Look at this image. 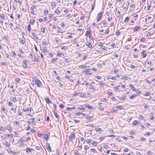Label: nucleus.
I'll return each instance as SVG.
<instances>
[{
    "label": "nucleus",
    "mask_w": 155,
    "mask_h": 155,
    "mask_svg": "<svg viewBox=\"0 0 155 155\" xmlns=\"http://www.w3.org/2000/svg\"><path fill=\"white\" fill-rule=\"evenodd\" d=\"M42 44L44 45H46L47 44V43L46 41H43L42 42Z\"/></svg>",
    "instance_id": "62"
},
{
    "label": "nucleus",
    "mask_w": 155,
    "mask_h": 155,
    "mask_svg": "<svg viewBox=\"0 0 155 155\" xmlns=\"http://www.w3.org/2000/svg\"><path fill=\"white\" fill-rule=\"evenodd\" d=\"M84 73L85 74L89 75L91 74V71L90 69L87 68L84 71Z\"/></svg>",
    "instance_id": "3"
},
{
    "label": "nucleus",
    "mask_w": 155,
    "mask_h": 155,
    "mask_svg": "<svg viewBox=\"0 0 155 155\" xmlns=\"http://www.w3.org/2000/svg\"><path fill=\"white\" fill-rule=\"evenodd\" d=\"M86 66L85 65H81L79 66V68H86Z\"/></svg>",
    "instance_id": "30"
},
{
    "label": "nucleus",
    "mask_w": 155,
    "mask_h": 155,
    "mask_svg": "<svg viewBox=\"0 0 155 155\" xmlns=\"http://www.w3.org/2000/svg\"><path fill=\"white\" fill-rule=\"evenodd\" d=\"M60 12V11L58 9H57L55 11V13H56L58 14V13H59Z\"/></svg>",
    "instance_id": "53"
},
{
    "label": "nucleus",
    "mask_w": 155,
    "mask_h": 155,
    "mask_svg": "<svg viewBox=\"0 0 155 155\" xmlns=\"http://www.w3.org/2000/svg\"><path fill=\"white\" fill-rule=\"evenodd\" d=\"M138 123V122L137 120H135L133 122L132 125L134 126H135L137 125Z\"/></svg>",
    "instance_id": "22"
},
{
    "label": "nucleus",
    "mask_w": 155,
    "mask_h": 155,
    "mask_svg": "<svg viewBox=\"0 0 155 155\" xmlns=\"http://www.w3.org/2000/svg\"><path fill=\"white\" fill-rule=\"evenodd\" d=\"M74 121L76 123H78L79 122V121L77 120L74 119Z\"/></svg>",
    "instance_id": "56"
},
{
    "label": "nucleus",
    "mask_w": 155,
    "mask_h": 155,
    "mask_svg": "<svg viewBox=\"0 0 155 155\" xmlns=\"http://www.w3.org/2000/svg\"><path fill=\"white\" fill-rule=\"evenodd\" d=\"M55 40L56 41V42L58 43L59 42V40L58 38H55Z\"/></svg>",
    "instance_id": "61"
},
{
    "label": "nucleus",
    "mask_w": 155,
    "mask_h": 155,
    "mask_svg": "<svg viewBox=\"0 0 155 155\" xmlns=\"http://www.w3.org/2000/svg\"><path fill=\"white\" fill-rule=\"evenodd\" d=\"M4 145L6 146H7L8 147H9L10 146V144L7 141H5V142L4 143Z\"/></svg>",
    "instance_id": "25"
},
{
    "label": "nucleus",
    "mask_w": 155,
    "mask_h": 155,
    "mask_svg": "<svg viewBox=\"0 0 155 155\" xmlns=\"http://www.w3.org/2000/svg\"><path fill=\"white\" fill-rule=\"evenodd\" d=\"M78 93H77L76 91H75L74 92V94H73V95L74 96H76L77 95H78Z\"/></svg>",
    "instance_id": "57"
},
{
    "label": "nucleus",
    "mask_w": 155,
    "mask_h": 155,
    "mask_svg": "<svg viewBox=\"0 0 155 155\" xmlns=\"http://www.w3.org/2000/svg\"><path fill=\"white\" fill-rule=\"evenodd\" d=\"M45 100L46 102L48 104H50L51 103V102L48 97H46L45 98Z\"/></svg>",
    "instance_id": "10"
},
{
    "label": "nucleus",
    "mask_w": 155,
    "mask_h": 155,
    "mask_svg": "<svg viewBox=\"0 0 155 155\" xmlns=\"http://www.w3.org/2000/svg\"><path fill=\"white\" fill-rule=\"evenodd\" d=\"M150 94L149 92H145L144 93V95L145 96L149 95Z\"/></svg>",
    "instance_id": "46"
},
{
    "label": "nucleus",
    "mask_w": 155,
    "mask_h": 155,
    "mask_svg": "<svg viewBox=\"0 0 155 155\" xmlns=\"http://www.w3.org/2000/svg\"><path fill=\"white\" fill-rule=\"evenodd\" d=\"M48 11L47 9H45L44 11V13L45 15H46L48 13Z\"/></svg>",
    "instance_id": "51"
},
{
    "label": "nucleus",
    "mask_w": 155,
    "mask_h": 155,
    "mask_svg": "<svg viewBox=\"0 0 155 155\" xmlns=\"http://www.w3.org/2000/svg\"><path fill=\"white\" fill-rule=\"evenodd\" d=\"M27 61L26 60H24L23 61V64H22V66L23 68H26L27 67V65L26 63Z\"/></svg>",
    "instance_id": "6"
},
{
    "label": "nucleus",
    "mask_w": 155,
    "mask_h": 155,
    "mask_svg": "<svg viewBox=\"0 0 155 155\" xmlns=\"http://www.w3.org/2000/svg\"><path fill=\"white\" fill-rule=\"evenodd\" d=\"M75 107H67L66 108L67 110L69 111H70L71 110H72V109H75Z\"/></svg>",
    "instance_id": "17"
},
{
    "label": "nucleus",
    "mask_w": 155,
    "mask_h": 155,
    "mask_svg": "<svg viewBox=\"0 0 155 155\" xmlns=\"http://www.w3.org/2000/svg\"><path fill=\"white\" fill-rule=\"evenodd\" d=\"M6 128L7 130H8L10 132H11L12 130V127L9 125L7 126Z\"/></svg>",
    "instance_id": "12"
},
{
    "label": "nucleus",
    "mask_w": 155,
    "mask_h": 155,
    "mask_svg": "<svg viewBox=\"0 0 155 155\" xmlns=\"http://www.w3.org/2000/svg\"><path fill=\"white\" fill-rule=\"evenodd\" d=\"M143 107L145 108V109H147V108H148L149 107L148 105H147V104H144L143 105Z\"/></svg>",
    "instance_id": "33"
},
{
    "label": "nucleus",
    "mask_w": 155,
    "mask_h": 155,
    "mask_svg": "<svg viewBox=\"0 0 155 155\" xmlns=\"http://www.w3.org/2000/svg\"><path fill=\"white\" fill-rule=\"evenodd\" d=\"M99 85L101 86V87H104V86L105 85V84L104 83H103L101 81H99Z\"/></svg>",
    "instance_id": "24"
},
{
    "label": "nucleus",
    "mask_w": 155,
    "mask_h": 155,
    "mask_svg": "<svg viewBox=\"0 0 155 155\" xmlns=\"http://www.w3.org/2000/svg\"><path fill=\"white\" fill-rule=\"evenodd\" d=\"M7 151H8V152L9 153H12L13 154L15 153L14 152L12 151L10 148H8L7 150Z\"/></svg>",
    "instance_id": "20"
},
{
    "label": "nucleus",
    "mask_w": 155,
    "mask_h": 155,
    "mask_svg": "<svg viewBox=\"0 0 155 155\" xmlns=\"http://www.w3.org/2000/svg\"><path fill=\"white\" fill-rule=\"evenodd\" d=\"M30 22L31 24L32 25H33L34 23L35 22V21L34 19H31V20Z\"/></svg>",
    "instance_id": "40"
},
{
    "label": "nucleus",
    "mask_w": 155,
    "mask_h": 155,
    "mask_svg": "<svg viewBox=\"0 0 155 155\" xmlns=\"http://www.w3.org/2000/svg\"><path fill=\"white\" fill-rule=\"evenodd\" d=\"M83 84H85V85H87L88 84V82L86 81H84V82H83Z\"/></svg>",
    "instance_id": "63"
},
{
    "label": "nucleus",
    "mask_w": 155,
    "mask_h": 155,
    "mask_svg": "<svg viewBox=\"0 0 155 155\" xmlns=\"http://www.w3.org/2000/svg\"><path fill=\"white\" fill-rule=\"evenodd\" d=\"M30 29H31L30 25V24H29V25H28V27H27V30L29 32H30Z\"/></svg>",
    "instance_id": "29"
},
{
    "label": "nucleus",
    "mask_w": 155,
    "mask_h": 155,
    "mask_svg": "<svg viewBox=\"0 0 155 155\" xmlns=\"http://www.w3.org/2000/svg\"><path fill=\"white\" fill-rule=\"evenodd\" d=\"M33 150V149L31 148H27L26 149V151L27 153H28L30 152H31Z\"/></svg>",
    "instance_id": "8"
},
{
    "label": "nucleus",
    "mask_w": 155,
    "mask_h": 155,
    "mask_svg": "<svg viewBox=\"0 0 155 155\" xmlns=\"http://www.w3.org/2000/svg\"><path fill=\"white\" fill-rule=\"evenodd\" d=\"M59 107L63 109L64 107V106L61 104L59 105Z\"/></svg>",
    "instance_id": "45"
},
{
    "label": "nucleus",
    "mask_w": 155,
    "mask_h": 155,
    "mask_svg": "<svg viewBox=\"0 0 155 155\" xmlns=\"http://www.w3.org/2000/svg\"><path fill=\"white\" fill-rule=\"evenodd\" d=\"M126 97H125L124 96H123L122 97H119L118 98L119 99H120L122 101H124L125 100Z\"/></svg>",
    "instance_id": "19"
},
{
    "label": "nucleus",
    "mask_w": 155,
    "mask_h": 155,
    "mask_svg": "<svg viewBox=\"0 0 155 155\" xmlns=\"http://www.w3.org/2000/svg\"><path fill=\"white\" fill-rule=\"evenodd\" d=\"M12 103L11 101H9L8 103V104L10 106H11L12 105Z\"/></svg>",
    "instance_id": "60"
},
{
    "label": "nucleus",
    "mask_w": 155,
    "mask_h": 155,
    "mask_svg": "<svg viewBox=\"0 0 155 155\" xmlns=\"http://www.w3.org/2000/svg\"><path fill=\"white\" fill-rule=\"evenodd\" d=\"M142 58H145L147 55V54H142Z\"/></svg>",
    "instance_id": "54"
},
{
    "label": "nucleus",
    "mask_w": 155,
    "mask_h": 155,
    "mask_svg": "<svg viewBox=\"0 0 155 155\" xmlns=\"http://www.w3.org/2000/svg\"><path fill=\"white\" fill-rule=\"evenodd\" d=\"M140 28V27L138 26H136V27L133 28V30L134 31H136L138 29Z\"/></svg>",
    "instance_id": "11"
},
{
    "label": "nucleus",
    "mask_w": 155,
    "mask_h": 155,
    "mask_svg": "<svg viewBox=\"0 0 155 155\" xmlns=\"http://www.w3.org/2000/svg\"><path fill=\"white\" fill-rule=\"evenodd\" d=\"M15 81L17 82L18 83L20 81V79L18 78L17 77L15 79Z\"/></svg>",
    "instance_id": "41"
},
{
    "label": "nucleus",
    "mask_w": 155,
    "mask_h": 155,
    "mask_svg": "<svg viewBox=\"0 0 155 155\" xmlns=\"http://www.w3.org/2000/svg\"><path fill=\"white\" fill-rule=\"evenodd\" d=\"M97 45L100 47H101L102 45H103L102 42H98L97 44Z\"/></svg>",
    "instance_id": "37"
},
{
    "label": "nucleus",
    "mask_w": 155,
    "mask_h": 155,
    "mask_svg": "<svg viewBox=\"0 0 155 155\" xmlns=\"http://www.w3.org/2000/svg\"><path fill=\"white\" fill-rule=\"evenodd\" d=\"M129 20V18L128 17H127L124 20V22H127V21H128Z\"/></svg>",
    "instance_id": "36"
},
{
    "label": "nucleus",
    "mask_w": 155,
    "mask_h": 155,
    "mask_svg": "<svg viewBox=\"0 0 155 155\" xmlns=\"http://www.w3.org/2000/svg\"><path fill=\"white\" fill-rule=\"evenodd\" d=\"M101 101H102V102H104L106 101V100L105 98H103L101 99Z\"/></svg>",
    "instance_id": "64"
},
{
    "label": "nucleus",
    "mask_w": 155,
    "mask_h": 155,
    "mask_svg": "<svg viewBox=\"0 0 155 155\" xmlns=\"http://www.w3.org/2000/svg\"><path fill=\"white\" fill-rule=\"evenodd\" d=\"M137 94H134L132 95L130 97V98L131 100L133 99H134V98H135V97H136L137 96Z\"/></svg>",
    "instance_id": "16"
},
{
    "label": "nucleus",
    "mask_w": 155,
    "mask_h": 155,
    "mask_svg": "<svg viewBox=\"0 0 155 155\" xmlns=\"http://www.w3.org/2000/svg\"><path fill=\"white\" fill-rule=\"evenodd\" d=\"M80 43L81 44L80 45V46L81 47H83L84 46L85 43L84 41H81L80 42Z\"/></svg>",
    "instance_id": "26"
},
{
    "label": "nucleus",
    "mask_w": 155,
    "mask_h": 155,
    "mask_svg": "<svg viewBox=\"0 0 155 155\" xmlns=\"http://www.w3.org/2000/svg\"><path fill=\"white\" fill-rule=\"evenodd\" d=\"M54 114L55 115V117L58 118V119L59 118V115H58V114H57V113L56 112H54Z\"/></svg>",
    "instance_id": "28"
},
{
    "label": "nucleus",
    "mask_w": 155,
    "mask_h": 155,
    "mask_svg": "<svg viewBox=\"0 0 155 155\" xmlns=\"http://www.w3.org/2000/svg\"><path fill=\"white\" fill-rule=\"evenodd\" d=\"M19 141L20 143H22L25 141V140L24 139L21 138L19 140Z\"/></svg>",
    "instance_id": "52"
},
{
    "label": "nucleus",
    "mask_w": 155,
    "mask_h": 155,
    "mask_svg": "<svg viewBox=\"0 0 155 155\" xmlns=\"http://www.w3.org/2000/svg\"><path fill=\"white\" fill-rule=\"evenodd\" d=\"M90 88L91 90H92L93 91H94L96 90V89L95 87L92 85L91 84H90Z\"/></svg>",
    "instance_id": "15"
},
{
    "label": "nucleus",
    "mask_w": 155,
    "mask_h": 155,
    "mask_svg": "<svg viewBox=\"0 0 155 155\" xmlns=\"http://www.w3.org/2000/svg\"><path fill=\"white\" fill-rule=\"evenodd\" d=\"M96 142L95 141H93V143H92V144L94 146H96L97 144H96Z\"/></svg>",
    "instance_id": "50"
},
{
    "label": "nucleus",
    "mask_w": 155,
    "mask_h": 155,
    "mask_svg": "<svg viewBox=\"0 0 155 155\" xmlns=\"http://www.w3.org/2000/svg\"><path fill=\"white\" fill-rule=\"evenodd\" d=\"M85 96V94H83V93H80L79 94V96L81 97H83Z\"/></svg>",
    "instance_id": "34"
},
{
    "label": "nucleus",
    "mask_w": 155,
    "mask_h": 155,
    "mask_svg": "<svg viewBox=\"0 0 155 155\" xmlns=\"http://www.w3.org/2000/svg\"><path fill=\"white\" fill-rule=\"evenodd\" d=\"M0 130L4 132L5 131V129L2 127V126H1L0 127Z\"/></svg>",
    "instance_id": "31"
},
{
    "label": "nucleus",
    "mask_w": 155,
    "mask_h": 155,
    "mask_svg": "<svg viewBox=\"0 0 155 155\" xmlns=\"http://www.w3.org/2000/svg\"><path fill=\"white\" fill-rule=\"evenodd\" d=\"M98 109L101 110H104V109L103 108H102L100 106L98 107Z\"/></svg>",
    "instance_id": "55"
},
{
    "label": "nucleus",
    "mask_w": 155,
    "mask_h": 155,
    "mask_svg": "<svg viewBox=\"0 0 155 155\" xmlns=\"http://www.w3.org/2000/svg\"><path fill=\"white\" fill-rule=\"evenodd\" d=\"M19 39L20 42L23 45H24V44L25 43V41L24 40L21 39Z\"/></svg>",
    "instance_id": "21"
},
{
    "label": "nucleus",
    "mask_w": 155,
    "mask_h": 155,
    "mask_svg": "<svg viewBox=\"0 0 155 155\" xmlns=\"http://www.w3.org/2000/svg\"><path fill=\"white\" fill-rule=\"evenodd\" d=\"M84 106L89 109H91L93 108L91 106L89 105L88 104H85Z\"/></svg>",
    "instance_id": "14"
},
{
    "label": "nucleus",
    "mask_w": 155,
    "mask_h": 155,
    "mask_svg": "<svg viewBox=\"0 0 155 155\" xmlns=\"http://www.w3.org/2000/svg\"><path fill=\"white\" fill-rule=\"evenodd\" d=\"M95 2H94L92 6V8H91V11H92V10H93L95 8Z\"/></svg>",
    "instance_id": "43"
},
{
    "label": "nucleus",
    "mask_w": 155,
    "mask_h": 155,
    "mask_svg": "<svg viewBox=\"0 0 155 155\" xmlns=\"http://www.w3.org/2000/svg\"><path fill=\"white\" fill-rule=\"evenodd\" d=\"M47 149L49 152H51V148L50 146V144L47 143L46 144Z\"/></svg>",
    "instance_id": "7"
},
{
    "label": "nucleus",
    "mask_w": 155,
    "mask_h": 155,
    "mask_svg": "<svg viewBox=\"0 0 155 155\" xmlns=\"http://www.w3.org/2000/svg\"><path fill=\"white\" fill-rule=\"evenodd\" d=\"M90 33V32L89 31H86L85 34V36H87Z\"/></svg>",
    "instance_id": "44"
},
{
    "label": "nucleus",
    "mask_w": 155,
    "mask_h": 155,
    "mask_svg": "<svg viewBox=\"0 0 155 155\" xmlns=\"http://www.w3.org/2000/svg\"><path fill=\"white\" fill-rule=\"evenodd\" d=\"M0 64L2 65H3L4 66H7V63L5 62H2Z\"/></svg>",
    "instance_id": "32"
},
{
    "label": "nucleus",
    "mask_w": 155,
    "mask_h": 155,
    "mask_svg": "<svg viewBox=\"0 0 155 155\" xmlns=\"http://www.w3.org/2000/svg\"><path fill=\"white\" fill-rule=\"evenodd\" d=\"M151 3L150 4L148 5L147 7V10H150V7H151Z\"/></svg>",
    "instance_id": "42"
},
{
    "label": "nucleus",
    "mask_w": 155,
    "mask_h": 155,
    "mask_svg": "<svg viewBox=\"0 0 155 155\" xmlns=\"http://www.w3.org/2000/svg\"><path fill=\"white\" fill-rule=\"evenodd\" d=\"M85 118L87 120H90L93 117L92 116H89L88 115L86 114L85 115Z\"/></svg>",
    "instance_id": "13"
},
{
    "label": "nucleus",
    "mask_w": 155,
    "mask_h": 155,
    "mask_svg": "<svg viewBox=\"0 0 155 155\" xmlns=\"http://www.w3.org/2000/svg\"><path fill=\"white\" fill-rule=\"evenodd\" d=\"M14 123L17 126H19L20 124V123H19V122L16 120L14 121Z\"/></svg>",
    "instance_id": "27"
},
{
    "label": "nucleus",
    "mask_w": 155,
    "mask_h": 155,
    "mask_svg": "<svg viewBox=\"0 0 155 155\" xmlns=\"http://www.w3.org/2000/svg\"><path fill=\"white\" fill-rule=\"evenodd\" d=\"M43 137L45 140L47 141L48 140L49 136L47 134H44L43 135Z\"/></svg>",
    "instance_id": "9"
},
{
    "label": "nucleus",
    "mask_w": 155,
    "mask_h": 155,
    "mask_svg": "<svg viewBox=\"0 0 155 155\" xmlns=\"http://www.w3.org/2000/svg\"><path fill=\"white\" fill-rule=\"evenodd\" d=\"M102 14L103 13L101 12L98 14L97 17V22L99 21L101 19Z\"/></svg>",
    "instance_id": "2"
},
{
    "label": "nucleus",
    "mask_w": 155,
    "mask_h": 155,
    "mask_svg": "<svg viewBox=\"0 0 155 155\" xmlns=\"http://www.w3.org/2000/svg\"><path fill=\"white\" fill-rule=\"evenodd\" d=\"M18 114L20 116H22V113L21 112L19 111V110L18 111Z\"/></svg>",
    "instance_id": "59"
},
{
    "label": "nucleus",
    "mask_w": 155,
    "mask_h": 155,
    "mask_svg": "<svg viewBox=\"0 0 155 155\" xmlns=\"http://www.w3.org/2000/svg\"><path fill=\"white\" fill-rule=\"evenodd\" d=\"M40 30L42 32L44 33L45 31V29L44 28H42Z\"/></svg>",
    "instance_id": "49"
},
{
    "label": "nucleus",
    "mask_w": 155,
    "mask_h": 155,
    "mask_svg": "<svg viewBox=\"0 0 155 155\" xmlns=\"http://www.w3.org/2000/svg\"><path fill=\"white\" fill-rule=\"evenodd\" d=\"M74 153L75 154L74 155H80V154L79 153L78 151H76V152H74Z\"/></svg>",
    "instance_id": "48"
},
{
    "label": "nucleus",
    "mask_w": 155,
    "mask_h": 155,
    "mask_svg": "<svg viewBox=\"0 0 155 155\" xmlns=\"http://www.w3.org/2000/svg\"><path fill=\"white\" fill-rule=\"evenodd\" d=\"M127 76H123V77H122L121 79L126 80V79H127Z\"/></svg>",
    "instance_id": "58"
},
{
    "label": "nucleus",
    "mask_w": 155,
    "mask_h": 155,
    "mask_svg": "<svg viewBox=\"0 0 155 155\" xmlns=\"http://www.w3.org/2000/svg\"><path fill=\"white\" fill-rule=\"evenodd\" d=\"M67 46H62L61 47V48L62 50H65L66 49H67Z\"/></svg>",
    "instance_id": "38"
},
{
    "label": "nucleus",
    "mask_w": 155,
    "mask_h": 155,
    "mask_svg": "<svg viewBox=\"0 0 155 155\" xmlns=\"http://www.w3.org/2000/svg\"><path fill=\"white\" fill-rule=\"evenodd\" d=\"M95 130L96 131H98L101 130V129L100 128L97 127L95 128Z\"/></svg>",
    "instance_id": "47"
},
{
    "label": "nucleus",
    "mask_w": 155,
    "mask_h": 155,
    "mask_svg": "<svg viewBox=\"0 0 155 155\" xmlns=\"http://www.w3.org/2000/svg\"><path fill=\"white\" fill-rule=\"evenodd\" d=\"M74 135L75 134L74 133L72 132L71 136L69 137L70 140H73L74 139L75 137Z\"/></svg>",
    "instance_id": "5"
},
{
    "label": "nucleus",
    "mask_w": 155,
    "mask_h": 155,
    "mask_svg": "<svg viewBox=\"0 0 155 155\" xmlns=\"http://www.w3.org/2000/svg\"><path fill=\"white\" fill-rule=\"evenodd\" d=\"M35 83L37 85V86L38 87H41L42 85V84L41 81L38 79L36 80L35 81Z\"/></svg>",
    "instance_id": "4"
},
{
    "label": "nucleus",
    "mask_w": 155,
    "mask_h": 155,
    "mask_svg": "<svg viewBox=\"0 0 155 155\" xmlns=\"http://www.w3.org/2000/svg\"><path fill=\"white\" fill-rule=\"evenodd\" d=\"M129 86L130 87L131 89L133 91H135L136 90V89L132 85L130 84L129 85Z\"/></svg>",
    "instance_id": "23"
},
{
    "label": "nucleus",
    "mask_w": 155,
    "mask_h": 155,
    "mask_svg": "<svg viewBox=\"0 0 155 155\" xmlns=\"http://www.w3.org/2000/svg\"><path fill=\"white\" fill-rule=\"evenodd\" d=\"M102 23L104 25V26H107V23H106L105 20H104L102 22Z\"/></svg>",
    "instance_id": "39"
},
{
    "label": "nucleus",
    "mask_w": 155,
    "mask_h": 155,
    "mask_svg": "<svg viewBox=\"0 0 155 155\" xmlns=\"http://www.w3.org/2000/svg\"><path fill=\"white\" fill-rule=\"evenodd\" d=\"M12 100L15 103L16 101H17L16 97H13L12 99Z\"/></svg>",
    "instance_id": "35"
},
{
    "label": "nucleus",
    "mask_w": 155,
    "mask_h": 155,
    "mask_svg": "<svg viewBox=\"0 0 155 155\" xmlns=\"http://www.w3.org/2000/svg\"><path fill=\"white\" fill-rule=\"evenodd\" d=\"M119 87V86H117V87H114L113 88H114V90L115 91H119L120 90L118 88Z\"/></svg>",
    "instance_id": "18"
},
{
    "label": "nucleus",
    "mask_w": 155,
    "mask_h": 155,
    "mask_svg": "<svg viewBox=\"0 0 155 155\" xmlns=\"http://www.w3.org/2000/svg\"><path fill=\"white\" fill-rule=\"evenodd\" d=\"M89 38H90V41H87L86 43V45L88 46V48H90V49H92L93 48V46L92 45V43L93 42H94V41L93 40V38L91 37L90 36H89Z\"/></svg>",
    "instance_id": "1"
}]
</instances>
